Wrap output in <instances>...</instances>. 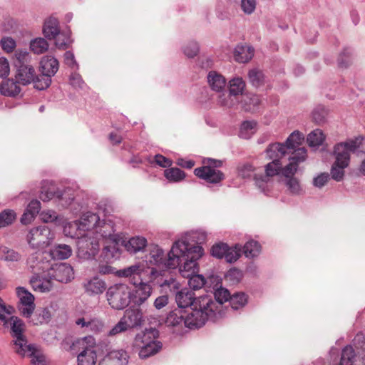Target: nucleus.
Wrapping results in <instances>:
<instances>
[{
  "label": "nucleus",
  "instance_id": "2eb2a0df",
  "mask_svg": "<svg viewBox=\"0 0 365 365\" xmlns=\"http://www.w3.org/2000/svg\"><path fill=\"white\" fill-rule=\"evenodd\" d=\"M66 190H59L53 185L50 187H43L41 191L39 197L43 202L49 201L53 198H56L58 200H65V205H69L73 200V196H68L67 197Z\"/></svg>",
  "mask_w": 365,
  "mask_h": 365
},
{
  "label": "nucleus",
  "instance_id": "4be33fe9",
  "mask_svg": "<svg viewBox=\"0 0 365 365\" xmlns=\"http://www.w3.org/2000/svg\"><path fill=\"white\" fill-rule=\"evenodd\" d=\"M85 292L90 296L102 294L106 289L105 282L98 277H94L83 283Z\"/></svg>",
  "mask_w": 365,
  "mask_h": 365
},
{
  "label": "nucleus",
  "instance_id": "423d86ee",
  "mask_svg": "<svg viewBox=\"0 0 365 365\" xmlns=\"http://www.w3.org/2000/svg\"><path fill=\"white\" fill-rule=\"evenodd\" d=\"M54 237V234L46 225L38 226L31 229L27 240L30 246L38 250L48 247Z\"/></svg>",
  "mask_w": 365,
  "mask_h": 365
},
{
  "label": "nucleus",
  "instance_id": "0e129e2a",
  "mask_svg": "<svg viewBox=\"0 0 365 365\" xmlns=\"http://www.w3.org/2000/svg\"><path fill=\"white\" fill-rule=\"evenodd\" d=\"M254 170L255 168L251 164L246 163L238 168V174L242 178H249Z\"/></svg>",
  "mask_w": 365,
  "mask_h": 365
},
{
  "label": "nucleus",
  "instance_id": "6e6552de",
  "mask_svg": "<svg viewBox=\"0 0 365 365\" xmlns=\"http://www.w3.org/2000/svg\"><path fill=\"white\" fill-rule=\"evenodd\" d=\"M210 253L214 257L217 259L225 258L226 262L233 263L240 257L242 246L236 244L233 247H229L226 243L218 242L212 246Z\"/></svg>",
  "mask_w": 365,
  "mask_h": 365
},
{
  "label": "nucleus",
  "instance_id": "bf43d9fd",
  "mask_svg": "<svg viewBox=\"0 0 365 365\" xmlns=\"http://www.w3.org/2000/svg\"><path fill=\"white\" fill-rule=\"evenodd\" d=\"M16 58L14 61V67L17 66V64H27L30 63V55L26 51H16L15 53Z\"/></svg>",
  "mask_w": 365,
  "mask_h": 365
},
{
  "label": "nucleus",
  "instance_id": "e433bc0d",
  "mask_svg": "<svg viewBox=\"0 0 365 365\" xmlns=\"http://www.w3.org/2000/svg\"><path fill=\"white\" fill-rule=\"evenodd\" d=\"M253 56V51L246 46L238 45L234 50L235 60L239 63H246L249 61Z\"/></svg>",
  "mask_w": 365,
  "mask_h": 365
},
{
  "label": "nucleus",
  "instance_id": "f03ea898",
  "mask_svg": "<svg viewBox=\"0 0 365 365\" xmlns=\"http://www.w3.org/2000/svg\"><path fill=\"white\" fill-rule=\"evenodd\" d=\"M211 298L198 297L194 305L185 310V327L189 329H197L202 327L208 320L215 322L218 318L212 308Z\"/></svg>",
  "mask_w": 365,
  "mask_h": 365
},
{
  "label": "nucleus",
  "instance_id": "338daca9",
  "mask_svg": "<svg viewBox=\"0 0 365 365\" xmlns=\"http://www.w3.org/2000/svg\"><path fill=\"white\" fill-rule=\"evenodd\" d=\"M155 163L160 167L169 168L173 165V160L160 155L157 154L154 157Z\"/></svg>",
  "mask_w": 365,
  "mask_h": 365
},
{
  "label": "nucleus",
  "instance_id": "49530a36",
  "mask_svg": "<svg viewBox=\"0 0 365 365\" xmlns=\"http://www.w3.org/2000/svg\"><path fill=\"white\" fill-rule=\"evenodd\" d=\"M30 48L34 53L41 54L48 50V43L43 38H36L31 41Z\"/></svg>",
  "mask_w": 365,
  "mask_h": 365
},
{
  "label": "nucleus",
  "instance_id": "412c9836",
  "mask_svg": "<svg viewBox=\"0 0 365 365\" xmlns=\"http://www.w3.org/2000/svg\"><path fill=\"white\" fill-rule=\"evenodd\" d=\"M147 244V240L141 236L130 237L128 241L122 240V245L130 254L143 251Z\"/></svg>",
  "mask_w": 365,
  "mask_h": 365
},
{
  "label": "nucleus",
  "instance_id": "9b49d317",
  "mask_svg": "<svg viewBox=\"0 0 365 365\" xmlns=\"http://www.w3.org/2000/svg\"><path fill=\"white\" fill-rule=\"evenodd\" d=\"M16 68L15 79L22 86L34 83L37 81L38 75L36 74L34 67L30 63L17 64Z\"/></svg>",
  "mask_w": 365,
  "mask_h": 365
},
{
  "label": "nucleus",
  "instance_id": "a18cd8bd",
  "mask_svg": "<svg viewBox=\"0 0 365 365\" xmlns=\"http://www.w3.org/2000/svg\"><path fill=\"white\" fill-rule=\"evenodd\" d=\"M250 83L252 86L259 88L264 85V75L263 72L259 69L253 68L248 73Z\"/></svg>",
  "mask_w": 365,
  "mask_h": 365
},
{
  "label": "nucleus",
  "instance_id": "cd10ccee",
  "mask_svg": "<svg viewBox=\"0 0 365 365\" xmlns=\"http://www.w3.org/2000/svg\"><path fill=\"white\" fill-rule=\"evenodd\" d=\"M207 81L211 89L216 92L222 91L226 86L225 78L215 71H211L207 74Z\"/></svg>",
  "mask_w": 365,
  "mask_h": 365
},
{
  "label": "nucleus",
  "instance_id": "c03bdc74",
  "mask_svg": "<svg viewBox=\"0 0 365 365\" xmlns=\"http://www.w3.org/2000/svg\"><path fill=\"white\" fill-rule=\"evenodd\" d=\"M304 140V135L298 130L292 132L286 141L284 143L288 150L290 152L291 150L294 149L297 146L302 144Z\"/></svg>",
  "mask_w": 365,
  "mask_h": 365
},
{
  "label": "nucleus",
  "instance_id": "de8ad7c7",
  "mask_svg": "<svg viewBox=\"0 0 365 365\" xmlns=\"http://www.w3.org/2000/svg\"><path fill=\"white\" fill-rule=\"evenodd\" d=\"M16 294L21 305L34 304V296L23 287L16 288Z\"/></svg>",
  "mask_w": 365,
  "mask_h": 365
},
{
  "label": "nucleus",
  "instance_id": "f257e3e1",
  "mask_svg": "<svg viewBox=\"0 0 365 365\" xmlns=\"http://www.w3.org/2000/svg\"><path fill=\"white\" fill-rule=\"evenodd\" d=\"M204 250L200 245L191 246L185 241L175 242L168 254V258L165 262L164 252L158 246H155L150 251V262L163 264L169 269L180 267V271L195 272L197 269V260L203 255Z\"/></svg>",
  "mask_w": 365,
  "mask_h": 365
},
{
  "label": "nucleus",
  "instance_id": "a211bd4d",
  "mask_svg": "<svg viewBox=\"0 0 365 365\" xmlns=\"http://www.w3.org/2000/svg\"><path fill=\"white\" fill-rule=\"evenodd\" d=\"M119 242L118 240L115 242L112 241L111 244L103 247L100 255V259L102 262L110 264L120 258L121 250L119 247Z\"/></svg>",
  "mask_w": 365,
  "mask_h": 365
},
{
  "label": "nucleus",
  "instance_id": "ddd939ff",
  "mask_svg": "<svg viewBox=\"0 0 365 365\" xmlns=\"http://www.w3.org/2000/svg\"><path fill=\"white\" fill-rule=\"evenodd\" d=\"M197 178L211 184H218L225 179V174L217 169H211L210 166L203 165L194 170Z\"/></svg>",
  "mask_w": 365,
  "mask_h": 365
},
{
  "label": "nucleus",
  "instance_id": "c85d7f7f",
  "mask_svg": "<svg viewBox=\"0 0 365 365\" xmlns=\"http://www.w3.org/2000/svg\"><path fill=\"white\" fill-rule=\"evenodd\" d=\"M49 253L53 259H66L72 255V249L68 245L58 243L50 249Z\"/></svg>",
  "mask_w": 365,
  "mask_h": 365
},
{
  "label": "nucleus",
  "instance_id": "b1692460",
  "mask_svg": "<svg viewBox=\"0 0 365 365\" xmlns=\"http://www.w3.org/2000/svg\"><path fill=\"white\" fill-rule=\"evenodd\" d=\"M43 34L49 40L56 38L60 34L58 20L53 16L47 19L43 26Z\"/></svg>",
  "mask_w": 365,
  "mask_h": 365
},
{
  "label": "nucleus",
  "instance_id": "4c0bfd02",
  "mask_svg": "<svg viewBox=\"0 0 365 365\" xmlns=\"http://www.w3.org/2000/svg\"><path fill=\"white\" fill-rule=\"evenodd\" d=\"M261 252L260 244L254 240L247 242L243 247H242V252L247 257L253 258L259 255Z\"/></svg>",
  "mask_w": 365,
  "mask_h": 365
},
{
  "label": "nucleus",
  "instance_id": "a19ab883",
  "mask_svg": "<svg viewBox=\"0 0 365 365\" xmlns=\"http://www.w3.org/2000/svg\"><path fill=\"white\" fill-rule=\"evenodd\" d=\"M245 88V82L240 77L234 78L229 82V93L230 96L242 95Z\"/></svg>",
  "mask_w": 365,
  "mask_h": 365
},
{
  "label": "nucleus",
  "instance_id": "9d476101",
  "mask_svg": "<svg viewBox=\"0 0 365 365\" xmlns=\"http://www.w3.org/2000/svg\"><path fill=\"white\" fill-rule=\"evenodd\" d=\"M282 170V163L279 159H273V160L265 165V175H254L256 185L265 192L267 181L269 177H273L279 174Z\"/></svg>",
  "mask_w": 365,
  "mask_h": 365
},
{
  "label": "nucleus",
  "instance_id": "58836bf2",
  "mask_svg": "<svg viewBox=\"0 0 365 365\" xmlns=\"http://www.w3.org/2000/svg\"><path fill=\"white\" fill-rule=\"evenodd\" d=\"M164 176L169 182H178L183 180L186 174L178 168H169L164 170Z\"/></svg>",
  "mask_w": 365,
  "mask_h": 365
},
{
  "label": "nucleus",
  "instance_id": "5fc2aeb1",
  "mask_svg": "<svg viewBox=\"0 0 365 365\" xmlns=\"http://www.w3.org/2000/svg\"><path fill=\"white\" fill-rule=\"evenodd\" d=\"M347 167L348 166L337 165L336 163H334L330 170L331 178L336 182L342 181L345 174L344 169Z\"/></svg>",
  "mask_w": 365,
  "mask_h": 365
},
{
  "label": "nucleus",
  "instance_id": "052dcab7",
  "mask_svg": "<svg viewBox=\"0 0 365 365\" xmlns=\"http://www.w3.org/2000/svg\"><path fill=\"white\" fill-rule=\"evenodd\" d=\"M285 185L292 194H299L301 190L299 180L294 177L285 179Z\"/></svg>",
  "mask_w": 365,
  "mask_h": 365
},
{
  "label": "nucleus",
  "instance_id": "4d7b16f0",
  "mask_svg": "<svg viewBox=\"0 0 365 365\" xmlns=\"http://www.w3.org/2000/svg\"><path fill=\"white\" fill-rule=\"evenodd\" d=\"M200 48L195 41H190L183 48V53L188 58H193L199 53Z\"/></svg>",
  "mask_w": 365,
  "mask_h": 365
},
{
  "label": "nucleus",
  "instance_id": "09e8293b",
  "mask_svg": "<svg viewBox=\"0 0 365 365\" xmlns=\"http://www.w3.org/2000/svg\"><path fill=\"white\" fill-rule=\"evenodd\" d=\"M51 319V311L48 308H42L37 311L33 322L35 325L43 324L48 323Z\"/></svg>",
  "mask_w": 365,
  "mask_h": 365
},
{
  "label": "nucleus",
  "instance_id": "c9c22d12",
  "mask_svg": "<svg viewBox=\"0 0 365 365\" xmlns=\"http://www.w3.org/2000/svg\"><path fill=\"white\" fill-rule=\"evenodd\" d=\"M162 346L163 344L161 342L141 345L138 353L139 357L142 359H145L153 356L161 350Z\"/></svg>",
  "mask_w": 365,
  "mask_h": 365
},
{
  "label": "nucleus",
  "instance_id": "f3484780",
  "mask_svg": "<svg viewBox=\"0 0 365 365\" xmlns=\"http://www.w3.org/2000/svg\"><path fill=\"white\" fill-rule=\"evenodd\" d=\"M128 357V353L123 349L113 350L108 352L98 365H127Z\"/></svg>",
  "mask_w": 365,
  "mask_h": 365
},
{
  "label": "nucleus",
  "instance_id": "6e6d98bb",
  "mask_svg": "<svg viewBox=\"0 0 365 365\" xmlns=\"http://www.w3.org/2000/svg\"><path fill=\"white\" fill-rule=\"evenodd\" d=\"M351 54V51L350 48H345L343 51L339 54V58L337 59L338 66L340 68H346L349 66L350 56Z\"/></svg>",
  "mask_w": 365,
  "mask_h": 365
},
{
  "label": "nucleus",
  "instance_id": "dca6fc26",
  "mask_svg": "<svg viewBox=\"0 0 365 365\" xmlns=\"http://www.w3.org/2000/svg\"><path fill=\"white\" fill-rule=\"evenodd\" d=\"M52 271L50 278L59 282L68 283L74 278L73 267L67 263L56 264Z\"/></svg>",
  "mask_w": 365,
  "mask_h": 365
},
{
  "label": "nucleus",
  "instance_id": "6ab92c4d",
  "mask_svg": "<svg viewBox=\"0 0 365 365\" xmlns=\"http://www.w3.org/2000/svg\"><path fill=\"white\" fill-rule=\"evenodd\" d=\"M197 299V297H195L194 292L188 288L182 289L175 295V302L178 307L182 309L194 305Z\"/></svg>",
  "mask_w": 365,
  "mask_h": 365
},
{
  "label": "nucleus",
  "instance_id": "3c124183",
  "mask_svg": "<svg viewBox=\"0 0 365 365\" xmlns=\"http://www.w3.org/2000/svg\"><path fill=\"white\" fill-rule=\"evenodd\" d=\"M16 217L15 212L6 209L0 212V227L11 225Z\"/></svg>",
  "mask_w": 365,
  "mask_h": 365
},
{
  "label": "nucleus",
  "instance_id": "37998d69",
  "mask_svg": "<svg viewBox=\"0 0 365 365\" xmlns=\"http://www.w3.org/2000/svg\"><path fill=\"white\" fill-rule=\"evenodd\" d=\"M210 276L205 279L202 274L193 275L188 279L189 289L193 291L200 289L207 284L210 285Z\"/></svg>",
  "mask_w": 365,
  "mask_h": 365
},
{
  "label": "nucleus",
  "instance_id": "69168bd1",
  "mask_svg": "<svg viewBox=\"0 0 365 365\" xmlns=\"http://www.w3.org/2000/svg\"><path fill=\"white\" fill-rule=\"evenodd\" d=\"M1 45L5 51L12 52L16 47L15 41L11 37H3L1 40Z\"/></svg>",
  "mask_w": 365,
  "mask_h": 365
},
{
  "label": "nucleus",
  "instance_id": "20e7f679",
  "mask_svg": "<svg viewBox=\"0 0 365 365\" xmlns=\"http://www.w3.org/2000/svg\"><path fill=\"white\" fill-rule=\"evenodd\" d=\"M59 68L58 61L52 56H45L40 61L39 69L41 72L35 82V88L43 91L48 88L51 83V77Z\"/></svg>",
  "mask_w": 365,
  "mask_h": 365
},
{
  "label": "nucleus",
  "instance_id": "2f4dec72",
  "mask_svg": "<svg viewBox=\"0 0 365 365\" xmlns=\"http://www.w3.org/2000/svg\"><path fill=\"white\" fill-rule=\"evenodd\" d=\"M266 153L269 159H279L288 154V149L285 144L275 143L270 144L266 149Z\"/></svg>",
  "mask_w": 365,
  "mask_h": 365
},
{
  "label": "nucleus",
  "instance_id": "680f3d73",
  "mask_svg": "<svg viewBox=\"0 0 365 365\" xmlns=\"http://www.w3.org/2000/svg\"><path fill=\"white\" fill-rule=\"evenodd\" d=\"M289 163L284 168H282V173L286 178V179L294 177L296 173L298 165L297 163L289 160Z\"/></svg>",
  "mask_w": 365,
  "mask_h": 365
},
{
  "label": "nucleus",
  "instance_id": "8fccbe9b",
  "mask_svg": "<svg viewBox=\"0 0 365 365\" xmlns=\"http://www.w3.org/2000/svg\"><path fill=\"white\" fill-rule=\"evenodd\" d=\"M292 153V155L289 158V160L297 163V165L299 163L304 162L307 157V149L304 147L295 148L294 149L291 150L290 152L288 150V153Z\"/></svg>",
  "mask_w": 365,
  "mask_h": 365
},
{
  "label": "nucleus",
  "instance_id": "603ef678",
  "mask_svg": "<svg viewBox=\"0 0 365 365\" xmlns=\"http://www.w3.org/2000/svg\"><path fill=\"white\" fill-rule=\"evenodd\" d=\"M99 232L103 238H108L113 242H115L116 240L121 241V238L118 235L114 234L115 230L113 225L110 223H104Z\"/></svg>",
  "mask_w": 365,
  "mask_h": 365
},
{
  "label": "nucleus",
  "instance_id": "7ed1b4c3",
  "mask_svg": "<svg viewBox=\"0 0 365 365\" xmlns=\"http://www.w3.org/2000/svg\"><path fill=\"white\" fill-rule=\"evenodd\" d=\"M210 287L212 285L214 290L213 294L201 295V297L211 298L212 304L209 306L210 308L214 311L217 318L222 316V307L226 302H230L231 294L230 291L222 287V279L217 277L211 275L210 278Z\"/></svg>",
  "mask_w": 365,
  "mask_h": 365
},
{
  "label": "nucleus",
  "instance_id": "1a4fd4ad",
  "mask_svg": "<svg viewBox=\"0 0 365 365\" xmlns=\"http://www.w3.org/2000/svg\"><path fill=\"white\" fill-rule=\"evenodd\" d=\"M77 247L78 256L84 259L94 258L99 251V242L93 237L84 236L79 238Z\"/></svg>",
  "mask_w": 365,
  "mask_h": 365
},
{
  "label": "nucleus",
  "instance_id": "bb28decb",
  "mask_svg": "<svg viewBox=\"0 0 365 365\" xmlns=\"http://www.w3.org/2000/svg\"><path fill=\"white\" fill-rule=\"evenodd\" d=\"M361 357L357 356L351 346H346L341 351L339 365H356L361 363Z\"/></svg>",
  "mask_w": 365,
  "mask_h": 365
},
{
  "label": "nucleus",
  "instance_id": "0eeeda50",
  "mask_svg": "<svg viewBox=\"0 0 365 365\" xmlns=\"http://www.w3.org/2000/svg\"><path fill=\"white\" fill-rule=\"evenodd\" d=\"M10 324L11 334L16 340L14 341L13 349L19 355L26 354L25 346H28L27 340L23 334L25 324L22 319L16 316H11L8 320Z\"/></svg>",
  "mask_w": 365,
  "mask_h": 365
},
{
  "label": "nucleus",
  "instance_id": "774afa93",
  "mask_svg": "<svg viewBox=\"0 0 365 365\" xmlns=\"http://www.w3.org/2000/svg\"><path fill=\"white\" fill-rule=\"evenodd\" d=\"M241 7L245 14H252L256 7L255 0H242Z\"/></svg>",
  "mask_w": 365,
  "mask_h": 365
},
{
  "label": "nucleus",
  "instance_id": "72a5a7b5",
  "mask_svg": "<svg viewBox=\"0 0 365 365\" xmlns=\"http://www.w3.org/2000/svg\"><path fill=\"white\" fill-rule=\"evenodd\" d=\"M248 295L242 292H236L231 295L230 304L233 310H239L244 308L248 302Z\"/></svg>",
  "mask_w": 365,
  "mask_h": 365
},
{
  "label": "nucleus",
  "instance_id": "c756f323",
  "mask_svg": "<svg viewBox=\"0 0 365 365\" xmlns=\"http://www.w3.org/2000/svg\"><path fill=\"white\" fill-rule=\"evenodd\" d=\"M344 144L340 143L336 144L334 147V155L335 156L337 165H344L349 166L350 162V152L345 148Z\"/></svg>",
  "mask_w": 365,
  "mask_h": 365
},
{
  "label": "nucleus",
  "instance_id": "13d9d810",
  "mask_svg": "<svg viewBox=\"0 0 365 365\" xmlns=\"http://www.w3.org/2000/svg\"><path fill=\"white\" fill-rule=\"evenodd\" d=\"M55 39L56 46L62 50L68 48L71 43L70 37L63 34H61L56 36Z\"/></svg>",
  "mask_w": 365,
  "mask_h": 365
},
{
  "label": "nucleus",
  "instance_id": "a878e982",
  "mask_svg": "<svg viewBox=\"0 0 365 365\" xmlns=\"http://www.w3.org/2000/svg\"><path fill=\"white\" fill-rule=\"evenodd\" d=\"M19 82L13 78H7L0 85V92L3 96L15 97L19 95L21 91Z\"/></svg>",
  "mask_w": 365,
  "mask_h": 365
},
{
  "label": "nucleus",
  "instance_id": "393cba45",
  "mask_svg": "<svg viewBox=\"0 0 365 365\" xmlns=\"http://www.w3.org/2000/svg\"><path fill=\"white\" fill-rule=\"evenodd\" d=\"M43 253L40 250L29 255L27 259V265L34 274H40L43 271Z\"/></svg>",
  "mask_w": 365,
  "mask_h": 365
},
{
  "label": "nucleus",
  "instance_id": "864d4df0",
  "mask_svg": "<svg viewBox=\"0 0 365 365\" xmlns=\"http://www.w3.org/2000/svg\"><path fill=\"white\" fill-rule=\"evenodd\" d=\"M0 258L8 262H17L20 259V255L6 247H2L0 248Z\"/></svg>",
  "mask_w": 365,
  "mask_h": 365
},
{
  "label": "nucleus",
  "instance_id": "79ce46f5",
  "mask_svg": "<svg viewBox=\"0 0 365 365\" xmlns=\"http://www.w3.org/2000/svg\"><path fill=\"white\" fill-rule=\"evenodd\" d=\"M328 110L322 105L314 108L312 112V121L317 125H322L326 122Z\"/></svg>",
  "mask_w": 365,
  "mask_h": 365
},
{
  "label": "nucleus",
  "instance_id": "aec40b11",
  "mask_svg": "<svg viewBox=\"0 0 365 365\" xmlns=\"http://www.w3.org/2000/svg\"><path fill=\"white\" fill-rule=\"evenodd\" d=\"M145 272V265L143 264H135L130 267L119 269L117 274L119 277H130V281L133 284L134 281H140L143 279L142 275Z\"/></svg>",
  "mask_w": 365,
  "mask_h": 365
},
{
  "label": "nucleus",
  "instance_id": "e2e57ef3",
  "mask_svg": "<svg viewBox=\"0 0 365 365\" xmlns=\"http://www.w3.org/2000/svg\"><path fill=\"white\" fill-rule=\"evenodd\" d=\"M329 179L330 175L328 173H322L313 179V185L321 188L327 183Z\"/></svg>",
  "mask_w": 365,
  "mask_h": 365
},
{
  "label": "nucleus",
  "instance_id": "5701e85b",
  "mask_svg": "<svg viewBox=\"0 0 365 365\" xmlns=\"http://www.w3.org/2000/svg\"><path fill=\"white\" fill-rule=\"evenodd\" d=\"M159 336V331L155 329L150 327L149 329H145L144 331L136 334L135 340V343L140 346L152 344V343H159L160 341H158L157 339Z\"/></svg>",
  "mask_w": 365,
  "mask_h": 365
},
{
  "label": "nucleus",
  "instance_id": "f8f14e48",
  "mask_svg": "<svg viewBox=\"0 0 365 365\" xmlns=\"http://www.w3.org/2000/svg\"><path fill=\"white\" fill-rule=\"evenodd\" d=\"M135 289L130 291V300L135 306H140L150 296L152 293V287L145 282L140 281H134Z\"/></svg>",
  "mask_w": 365,
  "mask_h": 365
},
{
  "label": "nucleus",
  "instance_id": "39448f33",
  "mask_svg": "<svg viewBox=\"0 0 365 365\" xmlns=\"http://www.w3.org/2000/svg\"><path fill=\"white\" fill-rule=\"evenodd\" d=\"M106 297L109 305L117 310L123 309L131 302L130 290L123 284L110 287L106 292Z\"/></svg>",
  "mask_w": 365,
  "mask_h": 365
},
{
  "label": "nucleus",
  "instance_id": "f704fd0d",
  "mask_svg": "<svg viewBox=\"0 0 365 365\" xmlns=\"http://www.w3.org/2000/svg\"><path fill=\"white\" fill-rule=\"evenodd\" d=\"M97 355L95 349H86L78 355V365H95Z\"/></svg>",
  "mask_w": 365,
  "mask_h": 365
},
{
  "label": "nucleus",
  "instance_id": "7c9ffc66",
  "mask_svg": "<svg viewBox=\"0 0 365 365\" xmlns=\"http://www.w3.org/2000/svg\"><path fill=\"white\" fill-rule=\"evenodd\" d=\"M185 309L180 307L169 312L165 323L168 327H178L184 324L185 321Z\"/></svg>",
  "mask_w": 365,
  "mask_h": 365
},
{
  "label": "nucleus",
  "instance_id": "473e14b6",
  "mask_svg": "<svg viewBox=\"0 0 365 365\" xmlns=\"http://www.w3.org/2000/svg\"><path fill=\"white\" fill-rule=\"evenodd\" d=\"M25 351L31 358L33 365H47L46 356L37 350L34 344L25 346Z\"/></svg>",
  "mask_w": 365,
  "mask_h": 365
},
{
  "label": "nucleus",
  "instance_id": "ea45409f",
  "mask_svg": "<svg viewBox=\"0 0 365 365\" xmlns=\"http://www.w3.org/2000/svg\"><path fill=\"white\" fill-rule=\"evenodd\" d=\"M325 140V135L320 129L312 130L307 137V143L309 147L317 148Z\"/></svg>",
  "mask_w": 365,
  "mask_h": 365
},
{
  "label": "nucleus",
  "instance_id": "4468645a",
  "mask_svg": "<svg viewBox=\"0 0 365 365\" xmlns=\"http://www.w3.org/2000/svg\"><path fill=\"white\" fill-rule=\"evenodd\" d=\"M121 319L126 324L128 329L140 328L145 322L142 310L135 306L127 309Z\"/></svg>",
  "mask_w": 365,
  "mask_h": 365
}]
</instances>
